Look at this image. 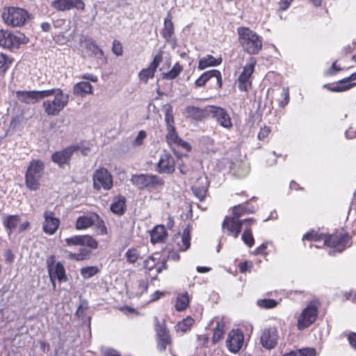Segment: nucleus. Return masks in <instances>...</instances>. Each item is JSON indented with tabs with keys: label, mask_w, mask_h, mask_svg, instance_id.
Returning a JSON list of instances; mask_svg holds the SVG:
<instances>
[{
	"label": "nucleus",
	"mask_w": 356,
	"mask_h": 356,
	"mask_svg": "<svg viewBox=\"0 0 356 356\" xmlns=\"http://www.w3.org/2000/svg\"><path fill=\"white\" fill-rule=\"evenodd\" d=\"M305 240L316 243V244H311L310 248L315 246L316 248H320L327 245L334 248L338 252H342L350 245L348 236L341 232L327 236L312 230L303 235L302 241Z\"/></svg>",
	"instance_id": "f257e3e1"
},
{
	"label": "nucleus",
	"mask_w": 356,
	"mask_h": 356,
	"mask_svg": "<svg viewBox=\"0 0 356 356\" xmlns=\"http://www.w3.org/2000/svg\"><path fill=\"white\" fill-rule=\"evenodd\" d=\"M44 92L47 93L43 99L54 96L53 99H48L42 103V108L47 115H58L69 102V95L65 94L60 88L44 90Z\"/></svg>",
	"instance_id": "f03ea898"
},
{
	"label": "nucleus",
	"mask_w": 356,
	"mask_h": 356,
	"mask_svg": "<svg viewBox=\"0 0 356 356\" xmlns=\"http://www.w3.org/2000/svg\"><path fill=\"white\" fill-rule=\"evenodd\" d=\"M238 42L243 51L250 55L258 54L262 49V39L254 31L247 27L237 29Z\"/></svg>",
	"instance_id": "7ed1b4c3"
},
{
	"label": "nucleus",
	"mask_w": 356,
	"mask_h": 356,
	"mask_svg": "<svg viewBox=\"0 0 356 356\" xmlns=\"http://www.w3.org/2000/svg\"><path fill=\"white\" fill-rule=\"evenodd\" d=\"M44 172V163L40 159L32 160L25 173V184L31 191H37L40 186V180Z\"/></svg>",
	"instance_id": "20e7f679"
},
{
	"label": "nucleus",
	"mask_w": 356,
	"mask_h": 356,
	"mask_svg": "<svg viewBox=\"0 0 356 356\" xmlns=\"http://www.w3.org/2000/svg\"><path fill=\"white\" fill-rule=\"evenodd\" d=\"M2 18L5 24L9 26L22 27L28 22L30 15L24 8L11 6L4 9Z\"/></svg>",
	"instance_id": "39448f33"
},
{
	"label": "nucleus",
	"mask_w": 356,
	"mask_h": 356,
	"mask_svg": "<svg viewBox=\"0 0 356 356\" xmlns=\"http://www.w3.org/2000/svg\"><path fill=\"white\" fill-rule=\"evenodd\" d=\"M28 42V38L22 33H12L0 30V46L10 50L18 49L21 44Z\"/></svg>",
	"instance_id": "423d86ee"
},
{
	"label": "nucleus",
	"mask_w": 356,
	"mask_h": 356,
	"mask_svg": "<svg viewBox=\"0 0 356 356\" xmlns=\"http://www.w3.org/2000/svg\"><path fill=\"white\" fill-rule=\"evenodd\" d=\"M131 181L134 186L140 189L146 188L156 189L164 184L161 178L152 174L134 175L131 178Z\"/></svg>",
	"instance_id": "0eeeda50"
},
{
	"label": "nucleus",
	"mask_w": 356,
	"mask_h": 356,
	"mask_svg": "<svg viewBox=\"0 0 356 356\" xmlns=\"http://www.w3.org/2000/svg\"><path fill=\"white\" fill-rule=\"evenodd\" d=\"M318 310L317 305L314 302H310L299 315L297 321V328L299 330H302L313 324L317 318Z\"/></svg>",
	"instance_id": "6e6552de"
},
{
	"label": "nucleus",
	"mask_w": 356,
	"mask_h": 356,
	"mask_svg": "<svg viewBox=\"0 0 356 356\" xmlns=\"http://www.w3.org/2000/svg\"><path fill=\"white\" fill-rule=\"evenodd\" d=\"M92 181L94 188L98 191H109L113 185L112 175L104 168H99L94 172Z\"/></svg>",
	"instance_id": "1a4fd4ad"
},
{
	"label": "nucleus",
	"mask_w": 356,
	"mask_h": 356,
	"mask_svg": "<svg viewBox=\"0 0 356 356\" xmlns=\"http://www.w3.org/2000/svg\"><path fill=\"white\" fill-rule=\"evenodd\" d=\"M255 220L253 218H248L241 220L235 217H226L222 222L223 230H227L228 234L236 238L241 232L243 224L247 226H251L254 224Z\"/></svg>",
	"instance_id": "9d476101"
},
{
	"label": "nucleus",
	"mask_w": 356,
	"mask_h": 356,
	"mask_svg": "<svg viewBox=\"0 0 356 356\" xmlns=\"http://www.w3.org/2000/svg\"><path fill=\"white\" fill-rule=\"evenodd\" d=\"M207 111L220 127L227 130L232 129L233 127L232 120L225 108L216 106H208Z\"/></svg>",
	"instance_id": "9b49d317"
},
{
	"label": "nucleus",
	"mask_w": 356,
	"mask_h": 356,
	"mask_svg": "<svg viewBox=\"0 0 356 356\" xmlns=\"http://www.w3.org/2000/svg\"><path fill=\"white\" fill-rule=\"evenodd\" d=\"M279 334L277 329L274 326L265 327L261 333L259 342L261 346L266 350H272L277 345Z\"/></svg>",
	"instance_id": "f8f14e48"
},
{
	"label": "nucleus",
	"mask_w": 356,
	"mask_h": 356,
	"mask_svg": "<svg viewBox=\"0 0 356 356\" xmlns=\"http://www.w3.org/2000/svg\"><path fill=\"white\" fill-rule=\"evenodd\" d=\"M257 63L256 59L250 58L248 63L243 67V72L238 79V88L241 91H248L252 86L251 76Z\"/></svg>",
	"instance_id": "ddd939ff"
},
{
	"label": "nucleus",
	"mask_w": 356,
	"mask_h": 356,
	"mask_svg": "<svg viewBox=\"0 0 356 356\" xmlns=\"http://www.w3.org/2000/svg\"><path fill=\"white\" fill-rule=\"evenodd\" d=\"M166 141L174 152L176 154V148H181L186 151H190L191 145L186 141L180 138L175 130V127L167 129L165 136Z\"/></svg>",
	"instance_id": "4468645a"
},
{
	"label": "nucleus",
	"mask_w": 356,
	"mask_h": 356,
	"mask_svg": "<svg viewBox=\"0 0 356 356\" xmlns=\"http://www.w3.org/2000/svg\"><path fill=\"white\" fill-rule=\"evenodd\" d=\"M243 342V332L239 330H232L228 334L226 345L231 353H236L241 349Z\"/></svg>",
	"instance_id": "2eb2a0df"
},
{
	"label": "nucleus",
	"mask_w": 356,
	"mask_h": 356,
	"mask_svg": "<svg viewBox=\"0 0 356 356\" xmlns=\"http://www.w3.org/2000/svg\"><path fill=\"white\" fill-rule=\"evenodd\" d=\"M175 170L174 157L168 152H164L160 155L156 171L161 174H172Z\"/></svg>",
	"instance_id": "dca6fc26"
},
{
	"label": "nucleus",
	"mask_w": 356,
	"mask_h": 356,
	"mask_svg": "<svg viewBox=\"0 0 356 356\" xmlns=\"http://www.w3.org/2000/svg\"><path fill=\"white\" fill-rule=\"evenodd\" d=\"M155 331L156 333V346L159 351H164L167 346L171 343V339L167 329L161 325L156 318Z\"/></svg>",
	"instance_id": "f3484780"
},
{
	"label": "nucleus",
	"mask_w": 356,
	"mask_h": 356,
	"mask_svg": "<svg viewBox=\"0 0 356 356\" xmlns=\"http://www.w3.org/2000/svg\"><path fill=\"white\" fill-rule=\"evenodd\" d=\"M79 148L78 145H71L60 151L56 152L51 155V160L60 167H62L69 163L72 154Z\"/></svg>",
	"instance_id": "a211bd4d"
},
{
	"label": "nucleus",
	"mask_w": 356,
	"mask_h": 356,
	"mask_svg": "<svg viewBox=\"0 0 356 356\" xmlns=\"http://www.w3.org/2000/svg\"><path fill=\"white\" fill-rule=\"evenodd\" d=\"M48 271L54 288L56 287L55 280H58L60 282L67 280L65 268L61 262L56 264L48 262Z\"/></svg>",
	"instance_id": "6ab92c4d"
},
{
	"label": "nucleus",
	"mask_w": 356,
	"mask_h": 356,
	"mask_svg": "<svg viewBox=\"0 0 356 356\" xmlns=\"http://www.w3.org/2000/svg\"><path fill=\"white\" fill-rule=\"evenodd\" d=\"M42 229L47 234L53 235L56 233L60 225V220L55 217L54 212L46 211L44 214Z\"/></svg>",
	"instance_id": "aec40b11"
},
{
	"label": "nucleus",
	"mask_w": 356,
	"mask_h": 356,
	"mask_svg": "<svg viewBox=\"0 0 356 356\" xmlns=\"http://www.w3.org/2000/svg\"><path fill=\"white\" fill-rule=\"evenodd\" d=\"M213 79L218 88L222 86V76L220 71L211 70L204 72L195 82L196 87L204 86L207 82Z\"/></svg>",
	"instance_id": "412c9836"
},
{
	"label": "nucleus",
	"mask_w": 356,
	"mask_h": 356,
	"mask_svg": "<svg viewBox=\"0 0 356 356\" xmlns=\"http://www.w3.org/2000/svg\"><path fill=\"white\" fill-rule=\"evenodd\" d=\"M51 6L59 11H65L76 8L83 10L85 4L82 0H54L51 2Z\"/></svg>",
	"instance_id": "4be33fe9"
},
{
	"label": "nucleus",
	"mask_w": 356,
	"mask_h": 356,
	"mask_svg": "<svg viewBox=\"0 0 356 356\" xmlns=\"http://www.w3.org/2000/svg\"><path fill=\"white\" fill-rule=\"evenodd\" d=\"M45 93L44 90L18 91L17 97L19 101L30 104L42 99Z\"/></svg>",
	"instance_id": "5701e85b"
},
{
	"label": "nucleus",
	"mask_w": 356,
	"mask_h": 356,
	"mask_svg": "<svg viewBox=\"0 0 356 356\" xmlns=\"http://www.w3.org/2000/svg\"><path fill=\"white\" fill-rule=\"evenodd\" d=\"M161 61V57L160 56H155L154 60L151 62L149 67L143 69L138 73L139 80L141 82L146 83H147L149 79H152L154 76L156 70L158 67Z\"/></svg>",
	"instance_id": "b1692460"
},
{
	"label": "nucleus",
	"mask_w": 356,
	"mask_h": 356,
	"mask_svg": "<svg viewBox=\"0 0 356 356\" xmlns=\"http://www.w3.org/2000/svg\"><path fill=\"white\" fill-rule=\"evenodd\" d=\"M162 36L175 49L177 45V40L174 35V25L170 14L164 19V27L161 32Z\"/></svg>",
	"instance_id": "393cba45"
},
{
	"label": "nucleus",
	"mask_w": 356,
	"mask_h": 356,
	"mask_svg": "<svg viewBox=\"0 0 356 356\" xmlns=\"http://www.w3.org/2000/svg\"><path fill=\"white\" fill-rule=\"evenodd\" d=\"M356 86V72L353 73L348 77L339 81L337 85L330 88L329 90L332 92H343L348 90Z\"/></svg>",
	"instance_id": "a878e982"
},
{
	"label": "nucleus",
	"mask_w": 356,
	"mask_h": 356,
	"mask_svg": "<svg viewBox=\"0 0 356 356\" xmlns=\"http://www.w3.org/2000/svg\"><path fill=\"white\" fill-rule=\"evenodd\" d=\"M208 189V182L204 177H200L193 186L192 190L194 195L200 200L203 201Z\"/></svg>",
	"instance_id": "bb28decb"
},
{
	"label": "nucleus",
	"mask_w": 356,
	"mask_h": 356,
	"mask_svg": "<svg viewBox=\"0 0 356 356\" xmlns=\"http://www.w3.org/2000/svg\"><path fill=\"white\" fill-rule=\"evenodd\" d=\"M97 219L98 215L95 213L79 216L76 222V228L79 230L86 229L94 225Z\"/></svg>",
	"instance_id": "cd10ccee"
},
{
	"label": "nucleus",
	"mask_w": 356,
	"mask_h": 356,
	"mask_svg": "<svg viewBox=\"0 0 356 356\" xmlns=\"http://www.w3.org/2000/svg\"><path fill=\"white\" fill-rule=\"evenodd\" d=\"M207 113H208L207 108L204 110L196 106H189L185 108L184 115L188 118L201 120L206 118Z\"/></svg>",
	"instance_id": "c85d7f7f"
},
{
	"label": "nucleus",
	"mask_w": 356,
	"mask_h": 356,
	"mask_svg": "<svg viewBox=\"0 0 356 356\" xmlns=\"http://www.w3.org/2000/svg\"><path fill=\"white\" fill-rule=\"evenodd\" d=\"M93 92L92 86L87 81H81L76 83L73 88V93L77 96L83 97L92 94Z\"/></svg>",
	"instance_id": "c756f323"
},
{
	"label": "nucleus",
	"mask_w": 356,
	"mask_h": 356,
	"mask_svg": "<svg viewBox=\"0 0 356 356\" xmlns=\"http://www.w3.org/2000/svg\"><path fill=\"white\" fill-rule=\"evenodd\" d=\"M222 63V58H215L211 55H207L206 56L200 59L198 63V69L204 70L209 67L218 66Z\"/></svg>",
	"instance_id": "7c9ffc66"
},
{
	"label": "nucleus",
	"mask_w": 356,
	"mask_h": 356,
	"mask_svg": "<svg viewBox=\"0 0 356 356\" xmlns=\"http://www.w3.org/2000/svg\"><path fill=\"white\" fill-rule=\"evenodd\" d=\"M144 268L149 271L156 269V273H160L163 268H165V264L158 262V258L155 256H150L144 261Z\"/></svg>",
	"instance_id": "2f4dec72"
},
{
	"label": "nucleus",
	"mask_w": 356,
	"mask_h": 356,
	"mask_svg": "<svg viewBox=\"0 0 356 356\" xmlns=\"http://www.w3.org/2000/svg\"><path fill=\"white\" fill-rule=\"evenodd\" d=\"M167 236L163 225H156L150 232L151 242L156 243L163 241Z\"/></svg>",
	"instance_id": "473e14b6"
},
{
	"label": "nucleus",
	"mask_w": 356,
	"mask_h": 356,
	"mask_svg": "<svg viewBox=\"0 0 356 356\" xmlns=\"http://www.w3.org/2000/svg\"><path fill=\"white\" fill-rule=\"evenodd\" d=\"M19 222L20 218L17 215H8L3 218V224L9 230V234L17 227Z\"/></svg>",
	"instance_id": "72a5a7b5"
},
{
	"label": "nucleus",
	"mask_w": 356,
	"mask_h": 356,
	"mask_svg": "<svg viewBox=\"0 0 356 356\" xmlns=\"http://www.w3.org/2000/svg\"><path fill=\"white\" fill-rule=\"evenodd\" d=\"M126 199L123 196H118L115 197L112 204H111V211L117 215H122L125 211Z\"/></svg>",
	"instance_id": "f704fd0d"
},
{
	"label": "nucleus",
	"mask_w": 356,
	"mask_h": 356,
	"mask_svg": "<svg viewBox=\"0 0 356 356\" xmlns=\"http://www.w3.org/2000/svg\"><path fill=\"white\" fill-rule=\"evenodd\" d=\"M189 296L188 293H180L177 296L175 305V309L178 312L185 310L189 304Z\"/></svg>",
	"instance_id": "c9c22d12"
},
{
	"label": "nucleus",
	"mask_w": 356,
	"mask_h": 356,
	"mask_svg": "<svg viewBox=\"0 0 356 356\" xmlns=\"http://www.w3.org/2000/svg\"><path fill=\"white\" fill-rule=\"evenodd\" d=\"M225 325L222 320H219L216 322V325L214 328L213 335L212 337V341L213 343H218L220 340L222 339L225 332Z\"/></svg>",
	"instance_id": "e433bc0d"
},
{
	"label": "nucleus",
	"mask_w": 356,
	"mask_h": 356,
	"mask_svg": "<svg viewBox=\"0 0 356 356\" xmlns=\"http://www.w3.org/2000/svg\"><path fill=\"white\" fill-rule=\"evenodd\" d=\"M282 356H316V351L312 348H305L286 353Z\"/></svg>",
	"instance_id": "4c0bfd02"
},
{
	"label": "nucleus",
	"mask_w": 356,
	"mask_h": 356,
	"mask_svg": "<svg viewBox=\"0 0 356 356\" xmlns=\"http://www.w3.org/2000/svg\"><path fill=\"white\" fill-rule=\"evenodd\" d=\"M194 324V319L187 316L176 325V330L178 332L185 333L188 331Z\"/></svg>",
	"instance_id": "58836bf2"
},
{
	"label": "nucleus",
	"mask_w": 356,
	"mask_h": 356,
	"mask_svg": "<svg viewBox=\"0 0 356 356\" xmlns=\"http://www.w3.org/2000/svg\"><path fill=\"white\" fill-rule=\"evenodd\" d=\"M178 245L179 249L182 251H186L188 250L191 245V236H190V230L188 228H186L184 229L181 241L178 242Z\"/></svg>",
	"instance_id": "ea45409f"
},
{
	"label": "nucleus",
	"mask_w": 356,
	"mask_h": 356,
	"mask_svg": "<svg viewBox=\"0 0 356 356\" xmlns=\"http://www.w3.org/2000/svg\"><path fill=\"white\" fill-rule=\"evenodd\" d=\"M182 71L183 67L179 63H176L169 72L163 74V78L168 80L174 79L177 78Z\"/></svg>",
	"instance_id": "a19ab883"
},
{
	"label": "nucleus",
	"mask_w": 356,
	"mask_h": 356,
	"mask_svg": "<svg viewBox=\"0 0 356 356\" xmlns=\"http://www.w3.org/2000/svg\"><path fill=\"white\" fill-rule=\"evenodd\" d=\"M11 63L12 60L8 56L0 53V76L5 74Z\"/></svg>",
	"instance_id": "79ce46f5"
},
{
	"label": "nucleus",
	"mask_w": 356,
	"mask_h": 356,
	"mask_svg": "<svg viewBox=\"0 0 356 356\" xmlns=\"http://www.w3.org/2000/svg\"><path fill=\"white\" fill-rule=\"evenodd\" d=\"M254 211V209H248L245 204H238L233 207V217L238 219L242 215Z\"/></svg>",
	"instance_id": "37998d69"
},
{
	"label": "nucleus",
	"mask_w": 356,
	"mask_h": 356,
	"mask_svg": "<svg viewBox=\"0 0 356 356\" xmlns=\"http://www.w3.org/2000/svg\"><path fill=\"white\" fill-rule=\"evenodd\" d=\"M125 257L127 259V262L130 264H134L140 257V254L137 249L131 248L126 252Z\"/></svg>",
	"instance_id": "c03bdc74"
},
{
	"label": "nucleus",
	"mask_w": 356,
	"mask_h": 356,
	"mask_svg": "<svg viewBox=\"0 0 356 356\" xmlns=\"http://www.w3.org/2000/svg\"><path fill=\"white\" fill-rule=\"evenodd\" d=\"M99 270L96 266H87L81 269V274L85 279L95 276Z\"/></svg>",
	"instance_id": "a18cd8bd"
},
{
	"label": "nucleus",
	"mask_w": 356,
	"mask_h": 356,
	"mask_svg": "<svg viewBox=\"0 0 356 356\" xmlns=\"http://www.w3.org/2000/svg\"><path fill=\"white\" fill-rule=\"evenodd\" d=\"M242 240L245 244L251 248L254 243V239L250 229L246 228L242 234Z\"/></svg>",
	"instance_id": "49530a36"
},
{
	"label": "nucleus",
	"mask_w": 356,
	"mask_h": 356,
	"mask_svg": "<svg viewBox=\"0 0 356 356\" xmlns=\"http://www.w3.org/2000/svg\"><path fill=\"white\" fill-rule=\"evenodd\" d=\"M82 246H88L92 249L98 247L97 241L89 235H82Z\"/></svg>",
	"instance_id": "de8ad7c7"
},
{
	"label": "nucleus",
	"mask_w": 356,
	"mask_h": 356,
	"mask_svg": "<svg viewBox=\"0 0 356 356\" xmlns=\"http://www.w3.org/2000/svg\"><path fill=\"white\" fill-rule=\"evenodd\" d=\"M278 302L273 299H262L257 300V305L261 308L272 309L277 305Z\"/></svg>",
	"instance_id": "09e8293b"
},
{
	"label": "nucleus",
	"mask_w": 356,
	"mask_h": 356,
	"mask_svg": "<svg viewBox=\"0 0 356 356\" xmlns=\"http://www.w3.org/2000/svg\"><path fill=\"white\" fill-rule=\"evenodd\" d=\"M249 171L250 168L248 165L246 163H242L237 168V169L235 170L234 173L237 177L243 178L248 175Z\"/></svg>",
	"instance_id": "8fccbe9b"
},
{
	"label": "nucleus",
	"mask_w": 356,
	"mask_h": 356,
	"mask_svg": "<svg viewBox=\"0 0 356 356\" xmlns=\"http://www.w3.org/2000/svg\"><path fill=\"white\" fill-rule=\"evenodd\" d=\"M281 97L282 99L279 101V106L280 107H284L289 104L290 99L289 89L288 87H284L282 88Z\"/></svg>",
	"instance_id": "3c124183"
},
{
	"label": "nucleus",
	"mask_w": 356,
	"mask_h": 356,
	"mask_svg": "<svg viewBox=\"0 0 356 356\" xmlns=\"http://www.w3.org/2000/svg\"><path fill=\"white\" fill-rule=\"evenodd\" d=\"M82 235H76L70 238H65V243L67 246H82Z\"/></svg>",
	"instance_id": "603ef678"
},
{
	"label": "nucleus",
	"mask_w": 356,
	"mask_h": 356,
	"mask_svg": "<svg viewBox=\"0 0 356 356\" xmlns=\"http://www.w3.org/2000/svg\"><path fill=\"white\" fill-rule=\"evenodd\" d=\"M165 121L167 129H169L170 127H175L174 116L171 108H168L166 110L165 113Z\"/></svg>",
	"instance_id": "864d4df0"
},
{
	"label": "nucleus",
	"mask_w": 356,
	"mask_h": 356,
	"mask_svg": "<svg viewBox=\"0 0 356 356\" xmlns=\"http://www.w3.org/2000/svg\"><path fill=\"white\" fill-rule=\"evenodd\" d=\"M94 225H96L97 232L100 235H105L107 233V229L105 226L104 222L98 216V219L95 220Z\"/></svg>",
	"instance_id": "5fc2aeb1"
},
{
	"label": "nucleus",
	"mask_w": 356,
	"mask_h": 356,
	"mask_svg": "<svg viewBox=\"0 0 356 356\" xmlns=\"http://www.w3.org/2000/svg\"><path fill=\"white\" fill-rule=\"evenodd\" d=\"M147 134L145 131H140L134 141V146H140L143 144L144 139L146 138Z\"/></svg>",
	"instance_id": "6e6d98bb"
},
{
	"label": "nucleus",
	"mask_w": 356,
	"mask_h": 356,
	"mask_svg": "<svg viewBox=\"0 0 356 356\" xmlns=\"http://www.w3.org/2000/svg\"><path fill=\"white\" fill-rule=\"evenodd\" d=\"M112 51L116 56L122 55L123 50L121 43L118 40H114L113 42Z\"/></svg>",
	"instance_id": "4d7b16f0"
},
{
	"label": "nucleus",
	"mask_w": 356,
	"mask_h": 356,
	"mask_svg": "<svg viewBox=\"0 0 356 356\" xmlns=\"http://www.w3.org/2000/svg\"><path fill=\"white\" fill-rule=\"evenodd\" d=\"M138 293L139 296L143 295L144 293L147 292L148 289V283L145 280H139L138 282Z\"/></svg>",
	"instance_id": "13d9d810"
},
{
	"label": "nucleus",
	"mask_w": 356,
	"mask_h": 356,
	"mask_svg": "<svg viewBox=\"0 0 356 356\" xmlns=\"http://www.w3.org/2000/svg\"><path fill=\"white\" fill-rule=\"evenodd\" d=\"M270 131H271V129L269 127L265 126V127L261 128V129L258 134V136H257L259 140H264V138H266L269 135Z\"/></svg>",
	"instance_id": "bf43d9fd"
},
{
	"label": "nucleus",
	"mask_w": 356,
	"mask_h": 356,
	"mask_svg": "<svg viewBox=\"0 0 356 356\" xmlns=\"http://www.w3.org/2000/svg\"><path fill=\"white\" fill-rule=\"evenodd\" d=\"M342 67L337 65V62H334L330 67V68L327 71L326 74L327 75H333L337 74L338 72L341 71Z\"/></svg>",
	"instance_id": "052dcab7"
},
{
	"label": "nucleus",
	"mask_w": 356,
	"mask_h": 356,
	"mask_svg": "<svg viewBox=\"0 0 356 356\" xmlns=\"http://www.w3.org/2000/svg\"><path fill=\"white\" fill-rule=\"evenodd\" d=\"M252 263L250 262V261H244V262H241L240 263L239 266H238V268H239V270L241 273H245L248 270H250V268H252Z\"/></svg>",
	"instance_id": "680f3d73"
},
{
	"label": "nucleus",
	"mask_w": 356,
	"mask_h": 356,
	"mask_svg": "<svg viewBox=\"0 0 356 356\" xmlns=\"http://www.w3.org/2000/svg\"><path fill=\"white\" fill-rule=\"evenodd\" d=\"M88 309V302L86 301L82 300L76 310V314L79 316L83 315L85 310Z\"/></svg>",
	"instance_id": "e2e57ef3"
},
{
	"label": "nucleus",
	"mask_w": 356,
	"mask_h": 356,
	"mask_svg": "<svg viewBox=\"0 0 356 356\" xmlns=\"http://www.w3.org/2000/svg\"><path fill=\"white\" fill-rule=\"evenodd\" d=\"M348 341L350 346L356 350V333L350 332L348 335Z\"/></svg>",
	"instance_id": "0e129e2a"
},
{
	"label": "nucleus",
	"mask_w": 356,
	"mask_h": 356,
	"mask_svg": "<svg viewBox=\"0 0 356 356\" xmlns=\"http://www.w3.org/2000/svg\"><path fill=\"white\" fill-rule=\"evenodd\" d=\"M293 0H280L279 8L281 10H286L291 5Z\"/></svg>",
	"instance_id": "69168bd1"
},
{
	"label": "nucleus",
	"mask_w": 356,
	"mask_h": 356,
	"mask_svg": "<svg viewBox=\"0 0 356 356\" xmlns=\"http://www.w3.org/2000/svg\"><path fill=\"white\" fill-rule=\"evenodd\" d=\"M78 253L82 257V259L84 260L88 258L90 252L87 248L82 247L79 249Z\"/></svg>",
	"instance_id": "338daca9"
},
{
	"label": "nucleus",
	"mask_w": 356,
	"mask_h": 356,
	"mask_svg": "<svg viewBox=\"0 0 356 356\" xmlns=\"http://www.w3.org/2000/svg\"><path fill=\"white\" fill-rule=\"evenodd\" d=\"M164 292L156 291L152 296L149 302H155L158 300L161 296H164Z\"/></svg>",
	"instance_id": "774afa93"
}]
</instances>
